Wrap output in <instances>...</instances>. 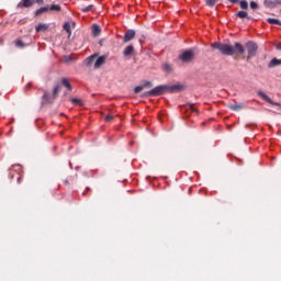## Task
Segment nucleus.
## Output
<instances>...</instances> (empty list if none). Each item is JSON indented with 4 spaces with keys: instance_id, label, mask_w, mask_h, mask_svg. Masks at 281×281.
<instances>
[{
    "instance_id": "nucleus-1",
    "label": "nucleus",
    "mask_w": 281,
    "mask_h": 281,
    "mask_svg": "<svg viewBox=\"0 0 281 281\" xmlns=\"http://www.w3.org/2000/svg\"><path fill=\"white\" fill-rule=\"evenodd\" d=\"M211 47H213V49H218V52H221V54H223L224 56H234V54H245V46H243V44L238 42L235 43L234 46L229 44L215 42L211 45Z\"/></svg>"
},
{
    "instance_id": "nucleus-2",
    "label": "nucleus",
    "mask_w": 281,
    "mask_h": 281,
    "mask_svg": "<svg viewBox=\"0 0 281 281\" xmlns=\"http://www.w3.org/2000/svg\"><path fill=\"white\" fill-rule=\"evenodd\" d=\"M183 86L175 85L172 87L168 86H157L154 89L144 93L143 98H157L159 95H164L166 91H181Z\"/></svg>"
},
{
    "instance_id": "nucleus-3",
    "label": "nucleus",
    "mask_w": 281,
    "mask_h": 281,
    "mask_svg": "<svg viewBox=\"0 0 281 281\" xmlns=\"http://www.w3.org/2000/svg\"><path fill=\"white\" fill-rule=\"evenodd\" d=\"M58 93H60V86L57 85L54 87V90H53V97L49 95V93H47V91H44V94H43V100H45V102H54L55 99L58 98Z\"/></svg>"
},
{
    "instance_id": "nucleus-4",
    "label": "nucleus",
    "mask_w": 281,
    "mask_h": 281,
    "mask_svg": "<svg viewBox=\"0 0 281 281\" xmlns=\"http://www.w3.org/2000/svg\"><path fill=\"white\" fill-rule=\"evenodd\" d=\"M12 172H16L18 175L16 181L18 183H21V180L23 179V176L21 175V172H23V168L21 167V165H13L10 168V173H9L10 179H14V173Z\"/></svg>"
},
{
    "instance_id": "nucleus-5",
    "label": "nucleus",
    "mask_w": 281,
    "mask_h": 281,
    "mask_svg": "<svg viewBox=\"0 0 281 281\" xmlns=\"http://www.w3.org/2000/svg\"><path fill=\"white\" fill-rule=\"evenodd\" d=\"M246 49L248 52L247 60H249L250 58H254V56H256L258 53V44L255 42H247Z\"/></svg>"
},
{
    "instance_id": "nucleus-6",
    "label": "nucleus",
    "mask_w": 281,
    "mask_h": 281,
    "mask_svg": "<svg viewBox=\"0 0 281 281\" xmlns=\"http://www.w3.org/2000/svg\"><path fill=\"white\" fill-rule=\"evenodd\" d=\"M179 60L182 63H192L194 60V50L188 49L179 55Z\"/></svg>"
},
{
    "instance_id": "nucleus-7",
    "label": "nucleus",
    "mask_w": 281,
    "mask_h": 281,
    "mask_svg": "<svg viewBox=\"0 0 281 281\" xmlns=\"http://www.w3.org/2000/svg\"><path fill=\"white\" fill-rule=\"evenodd\" d=\"M32 5H34V0H21L18 3L16 9L21 10L23 8H32Z\"/></svg>"
},
{
    "instance_id": "nucleus-8",
    "label": "nucleus",
    "mask_w": 281,
    "mask_h": 281,
    "mask_svg": "<svg viewBox=\"0 0 281 281\" xmlns=\"http://www.w3.org/2000/svg\"><path fill=\"white\" fill-rule=\"evenodd\" d=\"M135 38V31L134 30H127L125 32V35L123 37V43H131Z\"/></svg>"
},
{
    "instance_id": "nucleus-9",
    "label": "nucleus",
    "mask_w": 281,
    "mask_h": 281,
    "mask_svg": "<svg viewBox=\"0 0 281 281\" xmlns=\"http://www.w3.org/2000/svg\"><path fill=\"white\" fill-rule=\"evenodd\" d=\"M133 54H135V46L134 45H128L123 50V56L125 58H131V56H133Z\"/></svg>"
},
{
    "instance_id": "nucleus-10",
    "label": "nucleus",
    "mask_w": 281,
    "mask_h": 281,
    "mask_svg": "<svg viewBox=\"0 0 281 281\" xmlns=\"http://www.w3.org/2000/svg\"><path fill=\"white\" fill-rule=\"evenodd\" d=\"M258 95H259V98H262V100H265L269 104H273L274 106H280V103L273 102V100H271V98H269V95H267L265 92L259 91Z\"/></svg>"
},
{
    "instance_id": "nucleus-11",
    "label": "nucleus",
    "mask_w": 281,
    "mask_h": 281,
    "mask_svg": "<svg viewBox=\"0 0 281 281\" xmlns=\"http://www.w3.org/2000/svg\"><path fill=\"white\" fill-rule=\"evenodd\" d=\"M104 63H106V56L99 57L94 63V69H100V67L104 65Z\"/></svg>"
},
{
    "instance_id": "nucleus-12",
    "label": "nucleus",
    "mask_w": 281,
    "mask_h": 281,
    "mask_svg": "<svg viewBox=\"0 0 281 281\" xmlns=\"http://www.w3.org/2000/svg\"><path fill=\"white\" fill-rule=\"evenodd\" d=\"M61 85H63V87H65L68 91H71V89H72L71 82H69V79H67V77H63V78H61Z\"/></svg>"
},
{
    "instance_id": "nucleus-13",
    "label": "nucleus",
    "mask_w": 281,
    "mask_h": 281,
    "mask_svg": "<svg viewBox=\"0 0 281 281\" xmlns=\"http://www.w3.org/2000/svg\"><path fill=\"white\" fill-rule=\"evenodd\" d=\"M228 109H231V111H240V110L245 109V105L243 103L228 104Z\"/></svg>"
},
{
    "instance_id": "nucleus-14",
    "label": "nucleus",
    "mask_w": 281,
    "mask_h": 281,
    "mask_svg": "<svg viewBox=\"0 0 281 281\" xmlns=\"http://www.w3.org/2000/svg\"><path fill=\"white\" fill-rule=\"evenodd\" d=\"M101 32H102V29L100 27V25H98V24L92 25L93 36H100Z\"/></svg>"
},
{
    "instance_id": "nucleus-15",
    "label": "nucleus",
    "mask_w": 281,
    "mask_h": 281,
    "mask_svg": "<svg viewBox=\"0 0 281 281\" xmlns=\"http://www.w3.org/2000/svg\"><path fill=\"white\" fill-rule=\"evenodd\" d=\"M44 12H49L48 7H42L35 11V16H41V14H44Z\"/></svg>"
},
{
    "instance_id": "nucleus-16",
    "label": "nucleus",
    "mask_w": 281,
    "mask_h": 281,
    "mask_svg": "<svg viewBox=\"0 0 281 281\" xmlns=\"http://www.w3.org/2000/svg\"><path fill=\"white\" fill-rule=\"evenodd\" d=\"M263 3L267 8H278L276 0H265Z\"/></svg>"
},
{
    "instance_id": "nucleus-17",
    "label": "nucleus",
    "mask_w": 281,
    "mask_h": 281,
    "mask_svg": "<svg viewBox=\"0 0 281 281\" xmlns=\"http://www.w3.org/2000/svg\"><path fill=\"white\" fill-rule=\"evenodd\" d=\"M267 23H269L270 25H280L281 26V21L278 19H273V18H268Z\"/></svg>"
},
{
    "instance_id": "nucleus-18",
    "label": "nucleus",
    "mask_w": 281,
    "mask_h": 281,
    "mask_svg": "<svg viewBox=\"0 0 281 281\" xmlns=\"http://www.w3.org/2000/svg\"><path fill=\"white\" fill-rule=\"evenodd\" d=\"M47 24H43V23H41V24H38L36 27H35V32H47Z\"/></svg>"
},
{
    "instance_id": "nucleus-19",
    "label": "nucleus",
    "mask_w": 281,
    "mask_h": 281,
    "mask_svg": "<svg viewBox=\"0 0 281 281\" xmlns=\"http://www.w3.org/2000/svg\"><path fill=\"white\" fill-rule=\"evenodd\" d=\"M236 16H238V19H251L249 18V13H247V11H239Z\"/></svg>"
},
{
    "instance_id": "nucleus-20",
    "label": "nucleus",
    "mask_w": 281,
    "mask_h": 281,
    "mask_svg": "<svg viewBox=\"0 0 281 281\" xmlns=\"http://www.w3.org/2000/svg\"><path fill=\"white\" fill-rule=\"evenodd\" d=\"M70 102L71 104H75V106H82V104H85L82 100L76 98L71 99Z\"/></svg>"
},
{
    "instance_id": "nucleus-21",
    "label": "nucleus",
    "mask_w": 281,
    "mask_h": 281,
    "mask_svg": "<svg viewBox=\"0 0 281 281\" xmlns=\"http://www.w3.org/2000/svg\"><path fill=\"white\" fill-rule=\"evenodd\" d=\"M48 10H50L52 12H60L61 7L59 4H52Z\"/></svg>"
},
{
    "instance_id": "nucleus-22",
    "label": "nucleus",
    "mask_w": 281,
    "mask_h": 281,
    "mask_svg": "<svg viewBox=\"0 0 281 281\" xmlns=\"http://www.w3.org/2000/svg\"><path fill=\"white\" fill-rule=\"evenodd\" d=\"M278 65H281V60L278 58H273L270 63H269V67H278Z\"/></svg>"
},
{
    "instance_id": "nucleus-23",
    "label": "nucleus",
    "mask_w": 281,
    "mask_h": 281,
    "mask_svg": "<svg viewBox=\"0 0 281 281\" xmlns=\"http://www.w3.org/2000/svg\"><path fill=\"white\" fill-rule=\"evenodd\" d=\"M239 5H240L241 10H248L249 9V3L246 0H241L239 2Z\"/></svg>"
},
{
    "instance_id": "nucleus-24",
    "label": "nucleus",
    "mask_w": 281,
    "mask_h": 281,
    "mask_svg": "<svg viewBox=\"0 0 281 281\" xmlns=\"http://www.w3.org/2000/svg\"><path fill=\"white\" fill-rule=\"evenodd\" d=\"M205 3L209 5V8H214V5L218 3V0H205Z\"/></svg>"
},
{
    "instance_id": "nucleus-25",
    "label": "nucleus",
    "mask_w": 281,
    "mask_h": 281,
    "mask_svg": "<svg viewBox=\"0 0 281 281\" xmlns=\"http://www.w3.org/2000/svg\"><path fill=\"white\" fill-rule=\"evenodd\" d=\"M162 69L164 71H167L168 74H170V71H172V65L164 64Z\"/></svg>"
},
{
    "instance_id": "nucleus-26",
    "label": "nucleus",
    "mask_w": 281,
    "mask_h": 281,
    "mask_svg": "<svg viewBox=\"0 0 281 281\" xmlns=\"http://www.w3.org/2000/svg\"><path fill=\"white\" fill-rule=\"evenodd\" d=\"M188 106L192 113H196V115H199V110L194 108V103H188Z\"/></svg>"
},
{
    "instance_id": "nucleus-27",
    "label": "nucleus",
    "mask_w": 281,
    "mask_h": 281,
    "mask_svg": "<svg viewBox=\"0 0 281 281\" xmlns=\"http://www.w3.org/2000/svg\"><path fill=\"white\" fill-rule=\"evenodd\" d=\"M64 30L68 33L71 34V24H69V22H66L64 24Z\"/></svg>"
},
{
    "instance_id": "nucleus-28",
    "label": "nucleus",
    "mask_w": 281,
    "mask_h": 281,
    "mask_svg": "<svg viewBox=\"0 0 281 281\" xmlns=\"http://www.w3.org/2000/svg\"><path fill=\"white\" fill-rule=\"evenodd\" d=\"M15 46L20 47V48H23V47H25V43H23V41L19 40V41L15 42Z\"/></svg>"
},
{
    "instance_id": "nucleus-29",
    "label": "nucleus",
    "mask_w": 281,
    "mask_h": 281,
    "mask_svg": "<svg viewBox=\"0 0 281 281\" xmlns=\"http://www.w3.org/2000/svg\"><path fill=\"white\" fill-rule=\"evenodd\" d=\"M91 10H93V5L92 4L81 9V12H91Z\"/></svg>"
},
{
    "instance_id": "nucleus-30",
    "label": "nucleus",
    "mask_w": 281,
    "mask_h": 281,
    "mask_svg": "<svg viewBox=\"0 0 281 281\" xmlns=\"http://www.w3.org/2000/svg\"><path fill=\"white\" fill-rule=\"evenodd\" d=\"M142 91H144V87H143V86H137V87L134 89V93H142Z\"/></svg>"
},
{
    "instance_id": "nucleus-31",
    "label": "nucleus",
    "mask_w": 281,
    "mask_h": 281,
    "mask_svg": "<svg viewBox=\"0 0 281 281\" xmlns=\"http://www.w3.org/2000/svg\"><path fill=\"white\" fill-rule=\"evenodd\" d=\"M150 87H153V82H150V81H146V82L143 85V89H150Z\"/></svg>"
},
{
    "instance_id": "nucleus-32",
    "label": "nucleus",
    "mask_w": 281,
    "mask_h": 281,
    "mask_svg": "<svg viewBox=\"0 0 281 281\" xmlns=\"http://www.w3.org/2000/svg\"><path fill=\"white\" fill-rule=\"evenodd\" d=\"M114 117L115 116L108 114V115H105V122H113Z\"/></svg>"
},
{
    "instance_id": "nucleus-33",
    "label": "nucleus",
    "mask_w": 281,
    "mask_h": 281,
    "mask_svg": "<svg viewBox=\"0 0 281 281\" xmlns=\"http://www.w3.org/2000/svg\"><path fill=\"white\" fill-rule=\"evenodd\" d=\"M250 8H251V10H258L259 7L255 1H251L250 2Z\"/></svg>"
},
{
    "instance_id": "nucleus-34",
    "label": "nucleus",
    "mask_w": 281,
    "mask_h": 281,
    "mask_svg": "<svg viewBox=\"0 0 281 281\" xmlns=\"http://www.w3.org/2000/svg\"><path fill=\"white\" fill-rule=\"evenodd\" d=\"M95 56H91L88 60V65H93V60H94Z\"/></svg>"
},
{
    "instance_id": "nucleus-35",
    "label": "nucleus",
    "mask_w": 281,
    "mask_h": 281,
    "mask_svg": "<svg viewBox=\"0 0 281 281\" xmlns=\"http://www.w3.org/2000/svg\"><path fill=\"white\" fill-rule=\"evenodd\" d=\"M34 3H38V5H43V3H45L44 0H34Z\"/></svg>"
},
{
    "instance_id": "nucleus-36",
    "label": "nucleus",
    "mask_w": 281,
    "mask_h": 281,
    "mask_svg": "<svg viewBox=\"0 0 281 281\" xmlns=\"http://www.w3.org/2000/svg\"><path fill=\"white\" fill-rule=\"evenodd\" d=\"M64 60H65V63H69L71 60V56H65Z\"/></svg>"
},
{
    "instance_id": "nucleus-37",
    "label": "nucleus",
    "mask_w": 281,
    "mask_h": 281,
    "mask_svg": "<svg viewBox=\"0 0 281 281\" xmlns=\"http://www.w3.org/2000/svg\"><path fill=\"white\" fill-rule=\"evenodd\" d=\"M229 1V3H238V1H240V0H228Z\"/></svg>"
},
{
    "instance_id": "nucleus-38",
    "label": "nucleus",
    "mask_w": 281,
    "mask_h": 281,
    "mask_svg": "<svg viewBox=\"0 0 281 281\" xmlns=\"http://www.w3.org/2000/svg\"><path fill=\"white\" fill-rule=\"evenodd\" d=\"M276 47H277V49L281 50V43H278V44L276 45Z\"/></svg>"
},
{
    "instance_id": "nucleus-39",
    "label": "nucleus",
    "mask_w": 281,
    "mask_h": 281,
    "mask_svg": "<svg viewBox=\"0 0 281 281\" xmlns=\"http://www.w3.org/2000/svg\"><path fill=\"white\" fill-rule=\"evenodd\" d=\"M277 5H281V0H274Z\"/></svg>"
},
{
    "instance_id": "nucleus-40",
    "label": "nucleus",
    "mask_w": 281,
    "mask_h": 281,
    "mask_svg": "<svg viewBox=\"0 0 281 281\" xmlns=\"http://www.w3.org/2000/svg\"><path fill=\"white\" fill-rule=\"evenodd\" d=\"M65 183H69V181H68V180H65Z\"/></svg>"
}]
</instances>
